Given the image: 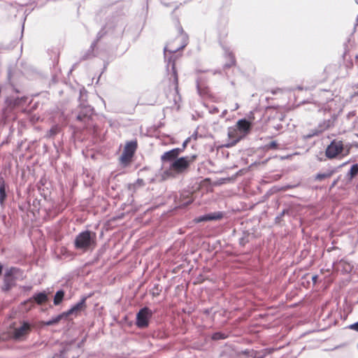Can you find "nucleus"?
Returning a JSON list of instances; mask_svg holds the SVG:
<instances>
[{
	"label": "nucleus",
	"instance_id": "f257e3e1",
	"mask_svg": "<svg viewBox=\"0 0 358 358\" xmlns=\"http://www.w3.org/2000/svg\"><path fill=\"white\" fill-rule=\"evenodd\" d=\"M96 234L90 231L80 233L75 238V248L82 251L92 250L96 245Z\"/></svg>",
	"mask_w": 358,
	"mask_h": 358
},
{
	"label": "nucleus",
	"instance_id": "f03ea898",
	"mask_svg": "<svg viewBox=\"0 0 358 358\" xmlns=\"http://www.w3.org/2000/svg\"><path fill=\"white\" fill-rule=\"evenodd\" d=\"M178 36L174 41H170L164 48V56L167 58L168 52L175 53L184 48L187 44L188 36L184 33L182 28L180 24L178 26Z\"/></svg>",
	"mask_w": 358,
	"mask_h": 358
},
{
	"label": "nucleus",
	"instance_id": "7ed1b4c3",
	"mask_svg": "<svg viewBox=\"0 0 358 358\" xmlns=\"http://www.w3.org/2000/svg\"><path fill=\"white\" fill-rule=\"evenodd\" d=\"M195 157H182L173 160L169 166L172 173H182L187 169L189 164L194 160Z\"/></svg>",
	"mask_w": 358,
	"mask_h": 358
},
{
	"label": "nucleus",
	"instance_id": "20e7f679",
	"mask_svg": "<svg viewBox=\"0 0 358 358\" xmlns=\"http://www.w3.org/2000/svg\"><path fill=\"white\" fill-rule=\"evenodd\" d=\"M30 324L25 322L15 324L9 331L10 337L15 340H22L29 333Z\"/></svg>",
	"mask_w": 358,
	"mask_h": 358
},
{
	"label": "nucleus",
	"instance_id": "39448f33",
	"mask_svg": "<svg viewBox=\"0 0 358 358\" xmlns=\"http://www.w3.org/2000/svg\"><path fill=\"white\" fill-rule=\"evenodd\" d=\"M152 312L145 307L141 309L136 315V325L139 328H145L148 326L149 320L152 317Z\"/></svg>",
	"mask_w": 358,
	"mask_h": 358
},
{
	"label": "nucleus",
	"instance_id": "423d86ee",
	"mask_svg": "<svg viewBox=\"0 0 358 358\" xmlns=\"http://www.w3.org/2000/svg\"><path fill=\"white\" fill-rule=\"evenodd\" d=\"M85 299H83L80 302L74 305L71 309L68 311L64 312L62 314L57 315L56 317L52 318V321L54 322V324L58 323L60 320L64 318H66L70 315H77L78 312L82 310L85 307Z\"/></svg>",
	"mask_w": 358,
	"mask_h": 358
},
{
	"label": "nucleus",
	"instance_id": "0eeeda50",
	"mask_svg": "<svg viewBox=\"0 0 358 358\" xmlns=\"http://www.w3.org/2000/svg\"><path fill=\"white\" fill-rule=\"evenodd\" d=\"M20 278H22V273L20 269L17 268H10L7 270L4 276V281L8 287L7 289L14 283L15 280H17Z\"/></svg>",
	"mask_w": 358,
	"mask_h": 358
},
{
	"label": "nucleus",
	"instance_id": "6e6552de",
	"mask_svg": "<svg viewBox=\"0 0 358 358\" xmlns=\"http://www.w3.org/2000/svg\"><path fill=\"white\" fill-rule=\"evenodd\" d=\"M136 148V143L134 142H129L125 145L123 152L121 155L120 160L122 164H127L130 162L133 157Z\"/></svg>",
	"mask_w": 358,
	"mask_h": 358
},
{
	"label": "nucleus",
	"instance_id": "1a4fd4ad",
	"mask_svg": "<svg viewBox=\"0 0 358 358\" xmlns=\"http://www.w3.org/2000/svg\"><path fill=\"white\" fill-rule=\"evenodd\" d=\"M343 143L341 141H334L327 147L326 155L328 158H334L343 151Z\"/></svg>",
	"mask_w": 358,
	"mask_h": 358
},
{
	"label": "nucleus",
	"instance_id": "9d476101",
	"mask_svg": "<svg viewBox=\"0 0 358 358\" xmlns=\"http://www.w3.org/2000/svg\"><path fill=\"white\" fill-rule=\"evenodd\" d=\"M228 136L231 140V143L227 145V147L234 145L243 138L236 127L229 128Z\"/></svg>",
	"mask_w": 358,
	"mask_h": 358
},
{
	"label": "nucleus",
	"instance_id": "9b49d317",
	"mask_svg": "<svg viewBox=\"0 0 358 358\" xmlns=\"http://www.w3.org/2000/svg\"><path fill=\"white\" fill-rule=\"evenodd\" d=\"M182 151V149L175 148L164 153L162 156V160L164 162H170L171 163L178 159V156Z\"/></svg>",
	"mask_w": 358,
	"mask_h": 358
},
{
	"label": "nucleus",
	"instance_id": "f8f14e48",
	"mask_svg": "<svg viewBox=\"0 0 358 358\" xmlns=\"http://www.w3.org/2000/svg\"><path fill=\"white\" fill-rule=\"evenodd\" d=\"M236 127L238 129L241 134L243 135V137H244L249 133L251 124L248 120L243 119L237 122Z\"/></svg>",
	"mask_w": 358,
	"mask_h": 358
},
{
	"label": "nucleus",
	"instance_id": "ddd939ff",
	"mask_svg": "<svg viewBox=\"0 0 358 358\" xmlns=\"http://www.w3.org/2000/svg\"><path fill=\"white\" fill-rule=\"evenodd\" d=\"M223 215L222 213L216 212L213 213L206 214L204 215L199 216L195 219L196 222H206L210 220H217L222 217Z\"/></svg>",
	"mask_w": 358,
	"mask_h": 358
},
{
	"label": "nucleus",
	"instance_id": "4468645a",
	"mask_svg": "<svg viewBox=\"0 0 358 358\" xmlns=\"http://www.w3.org/2000/svg\"><path fill=\"white\" fill-rule=\"evenodd\" d=\"M334 172H335V171L333 169L326 170L324 172L317 173L315 176V179L318 181L324 180L330 178L334 173Z\"/></svg>",
	"mask_w": 358,
	"mask_h": 358
},
{
	"label": "nucleus",
	"instance_id": "2eb2a0df",
	"mask_svg": "<svg viewBox=\"0 0 358 358\" xmlns=\"http://www.w3.org/2000/svg\"><path fill=\"white\" fill-rule=\"evenodd\" d=\"M34 299L38 304H42L48 301V295L45 292H40L35 294Z\"/></svg>",
	"mask_w": 358,
	"mask_h": 358
},
{
	"label": "nucleus",
	"instance_id": "dca6fc26",
	"mask_svg": "<svg viewBox=\"0 0 358 358\" xmlns=\"http://www.w3.org/2000/svg\"><path fill=\"white\" fill-rule=\"evenodd\" d=\"M64 296V292L62 290H59L56 292L54 297V304L55 306L59 305L63 300Z\"/></svg>",
	"mask_w": 358,
	"mask_h": 358
},
{
	"label": "nucleus",
	"instance_id": "f3484780",
	"mask_svg": "<svg viewBox=\"0 0 358 358\" xmlns=\"http://www.w3.org/2000/svg\"><path fill=\"white\" fill-rule=\"evenodd\" d=\"M6 197V190H5V185L4 182H2L0 183V204L2 206Z\"/></svg>",
	"mask_w": 358,
	"mask_h": 358
},
{
	"label": "nucleus",
	"instance_id": "a211bd4d",
	"mask_svg": "<svg viewBox=\"0 0 358 358\" xmlns=\"http://www.w3.org/2000/svg\"><path fill=\"white\" fill-rule=\"evenodd\" d=\"M358 173V164H354L351 166L350 170V174L351 177H354Z\"/></svg>",
	"mask_w": 358,
	"mask_h": 358
},
{
	"label": "nucleus",
	"instance_id": "6ab92c4d",
	"mask_svg": "<svg viewBox=\"0 0 358 358\" xmlns=\"http://www.w3.org/2000/svg\"><path fill=\"white\" fill-rule=\"evenodd\" d=\"M171 68H172V70H173V76L174 82H175L176 85H177L178 76H177L176 71L175 69V64H174V62H173L171 64Z\"/></svg>",
	"mask_w": 358,
	"mask_h": 358
},
{
	"label": "nucleus",
	"instance_id": "aec40b11",
	"mask_svg": "<svg viewBox=\"0 0 358 358\" xmlns=\"http://www.w3.org/2000/svg\"><path fill=\"white\" fill-rule=\"evenodd\" d=\"M350 328L358 331V322L350 326Z\"/></svg>",
	"mask_w": 358,
	"mask_h": 358
},
{
	"label": "nucleus",
	"instance_id": "412c9836",
	"mask_svg": "<svg viewBox=\"0 0 358 358\" xmlns=\"http://www.w3.org/2000/svg\"><path fill=\"white\" fill-rule=\"evenodd\" d=\"M224 338V337L222 336L220 333H216L213 336V339H220V338Z\"/></svg>",
	"mask_w": 358,
	"mask_h": 358
},
{
	"label": "nucleus",
	"instance_id": "4be33fe9",
	"mask_svg": "<svg viewBox=\"0 0 358 358\" xmlns=\"http://www.w3.org/2000/svg\"><path fill=\"white\" fill-rule=\"evenodd\" d=\"M189 138L186 139V140L184 141V143H182V148H181V149H182V150L186 148L187 144V143H188V142H189Z\"/></svg>",
	"mask_w": 358,
	"mask_h": 358
},
{
	"label": "nucleus",
	"instance_id": "5701e85b",
	"mask_svg": "<svg viewBox=\"0 0 358 358\" xmlns=\"http://www.w3.org/2000/svg\"><path fill=\"white\" fill-rule=\"evenodd\" d=\"M45 324L47 326H50L54 324V322L52 321V320H50L45 322Z\"/></svg>",
	"mask_w": 358,
	"mask_h": 358
},
{
	"label": "nucleus",
	"instance_id": "b1692460",
	"mask_svg": "<svg viewBox=\"0 0 358 358\" xmlns=\"http://www.w3.org/2000/svg\"><path fill=\"white\" fill-rule=\"evenodd\" d=\"M312 280H313V282H314V283H316L317 280V275H313V276L312 277Z\"/></svg>",
	"mask_w": 358,
	"mask_h": 358
},
{
	"label": "nucleus",
	"instance_id": "393cba45",
	"mask_svg": "<svg viewBox=\"0 0 358 358\" xmlns=\"http://www.w3.org/2000/svg\"><path fill=\"white\" fill-rule=\"evenodd\" d=\"M238 103H235V105H234V108L231 109L232 110H236L238 108Z\"/></svg>",
	"mask_w": 358,
	"mask_h": 358
},
{
	"label": "nucleus",
	"instance_id": "a878e982",
	"mask_svg": "<svg viewBox=\"0 0 358 358\" xmlns=\"http://www.w3.org/2000/svg\"><path fill=\"white\" fill-rule=\"evenodd\" d=\"M53 358H63V357H62V355L61 354V355H57Z\"/></svg>",
	"mask_w": 358,
	"mask_h": 358
},
{
	"label": "nucleus",
	"instance_id": "bb28decb",
	"mask_svg": "<svg viewBox=\"0 0 358 358\" xmlns=\"http://www.w3.org/2000/svg\"><path fill=\"white\" fill-rule=\"evenodd\" d=\"M337 181H338L337 180H334V181L333 182V183H332V185H331V187H333L334 186H335V185H336V184L337 183Z\"/></svg>",
	"mask_w": 358,
	"mask_h": 358
},
{
	"label": "nucleus",
	"instance_id": "cd10ccee",
	"mask_svg": "<svg viewBox=\"0 0 358 358\" xmlns=\"http://www.w3.org/2000/svg\"><path fill=\"white\" fill-rule=\"evenodd\" d=\"M1 271H2V266L0 264V274L1 273Z\"/></svg>",
	"mask_w": 358,
	"mask_h": 358
},
{
	"label": "nucleus",
	"instance_id": "c85d7f7f",
	"mask_svg": "<svg viewBox=\"0 0 358 358\" xmlns=\"http://www.w3.org/2000/svg\"><path fill=\"white\" fill-rule=\"evenodd\" d=\"M275 145V143L274 142L271 143V146L274 147Z\"/></svg>",
	"mask_w": 358,
	"mask_h": 358
},
{
	"label": "nucleus",
	"instance_id": "c756f323",
	"mask_svg": "<svg viewBox=\"0 0 358 358\" xmlns=\"http://www.w3.org/2000/svg\"><path fill=\"white\" fill-rule=\"evenodd\" d=\"M170 63H171V59H169L168 66L169 65Z\"/></svg>",
	"mask_w": 358,
	"mask_h": 358
},
{
	"label": "nucleus",
	"instance_id": "7c9ffc66",
	"mask_svg": "<svg viewBox=\"0 0 358 358\" xmlns=\"http://www.w3.org/2000/svg\"><path fill=\"white\" fill-rule=\"evenodd\" d=\"M78 119L80 120V115L78 116Z\"/></svg>",
	"mask_w": 358,
	"mask_h": 358
},
{
	"label": "nucleus",
	"instance_id": "2f4dec72",
	"mask_svg": "<svg viewBox=\"0 0 358 358\" xmlns=\"http://www.w3.org/2000/svg\"><path fill=\"white\" fill-rule=\"evenodd\" d=\"M357 21H358V16H357Z\"/></svg>",
	"mask_w": 358,
	"mask_h": 358
}]
</instances>
